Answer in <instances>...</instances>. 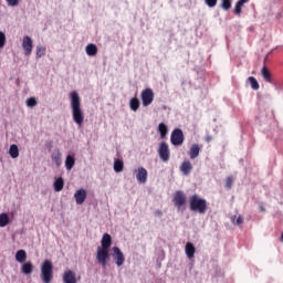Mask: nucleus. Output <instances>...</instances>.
Listing matches in <instances>:
<instances>
[{
    "instance_id": "1",
    "label": "nucleus",
    "mask_w": 283,
    "mask_h": 283,
    "mask_svg": "<svg viewBox=\"0 0 283 283\" xmlns=\"http://www.w3.org/2000/svg\"><path fill=\"white\" fill-rule=\"evenodd\" d=\"M72 118L81 127L85 120L83 108H81V96L76 91L70 93Z\"/></svg>"
},
{
    "instance_id": "2",
    "label": "nucleus",
    "mask_w": 283,
    "mask_h": 283,
    "mask_svg": "<svg viewBox=\"0 0 283 283\" xmlns=\"http://www.w3.org/2000/svg\"><path fill=\"white\" fill-rule=\"evenodd\" d=\"M189 207L190 211H196L197 213L205 216L208 209L207 199H202L198 195H192L189 199Z\"/></svg>"
},
{
    "instance_id": "3",
    "label": "nucleus",
    "mask_w": 283,
    "mask_h": 283,
    "mask_svg": "<svg viewBox=\"0 0 283 283\" xmlns=\"http://www.w3.org/2000/svg\"><path fill=\"white\" fill-rule=\"evenodd\" d=\"M40 277L43 283H52V280H54V265L52 264V261L45 260L40 268Z\"/></svg>"
},
{
    "instance_id": "4",
    "label": "nucleus",
    "mask_w": 283,
    "mask_h": 283,
    "mask_svg": "<svg viewBox=\"0 0 283 283\" xmlns=\"http://www.w3.org/2000/svg\"><path fill=\"white\" fill-rule=\"evenodd\" d=\"M157 153L163 163H169V158H171V151L169 150V145L167 142H161L159 144Z\"/></svg>"
},
{
    "instance_id": "5",
    "label": "nucleus",
    "mask_w": 283,
    "mask_h": 283,
    "mask_svg": "<svg viewBox=\"0 0 283 283\" xmlns=\"http://www.w3.org/2000/svg\"><path fill=\"white\" fill-rule=\"evenodd\" d=\"M170 143L171 145H174L175 147H180V145H182V143H185V134L182 133V129L180 128H175L171 132L170 135Z\"/></svg>"
},
{
    "instance_id": "6",
    "label": "nucleus",
    "mask_w": 283,
    "mask_h": 283,
    "mask_svg": "<svg viewBox=\"0 0 283 283\" xmlns=\"http://www.w3.org/2000/svg\"><path fill=\"white\" fill-rule=\"evenodd\" d=\"M96 261L105 269V266H107V262L109 261V250L98 247L96 252Z\"/></svg>"
},
{
    "instance_id": "7",
    "label": "nucleus",
    "mask_w": 283,
    "mask_h": 283,
    "mask_svg": "<svg viewBox=\"0 0 283 283\" xmlns=\"http://www.w3.org/2000/svg\"><path fill=\"white\" fill-rule=\"evenodd\" d=\"M142 103L144 107H149L154 103V91L151 88L142 92Z\"/></svg>"
},
{
    "instance_id": "8",
    "label": "nucleus",
    "mask_w": 283,
    "mask_h": 283,
    "mask_svg": "<svg viewBox=\"0 0 283 283\" xmlns=\"http://www.w3.org/2000/svg\"><path fill=\"white\" fill-rule=\"evenodd\" d=\"M172 202L175 207L180 209V207H185V205H187V196H185L182 190H178L172 198Z\"/></svg>"
},
{
    "instance_id": "9",
    "label": "nucleus",
    "mask_w": 283,
    "mask_h": 283,
    "mask_svg": "<svg viewBox=\"0 0 283 283\" xmlns=\"http://www.w3.org/2000/svg\"><path fill=\"white\" fill-rule=\"evenodd\" d=\"M113 260L115 261L116 266H123V264H125V254H123L120 248H113Z\"/></svg>"
},
{
    "instance_id": "10",
    "label": "nucleus",
    "mask_w": 283,
    "mask_h": 283,
    "mask_svg": "<svg viewBox=\"0 0 283 283\" xmlns=\"http://www.w3.org/2000/svg\"><path fill=\"white\" fill-rule=\"evenodd\" d=\"M32 38L24 35L22 39V50H24V55L30 56L32 54Z\"/></svg>"
},
{
    "instance_id": "11",
    "label": "nucleus",
    "mask_w": 283,
    "mask_h": 283,
    "mask_svg": "<svg viewBox=\"0 0 283 283\" xmlns=\"http://www.w3.org/2000/svg\"><path fill=\"white\" fill-rule=\"evenodd\" d=\"M136 174V180L139 185H145L147 182V169L145 167H139L137 170H135Z\"/></svg>"
},
{
    "instance_id": "12",
    "label": "nucleus",
    "mask_w": 283,
    "mask_h": 283,
    "mask_svg": "<svg viewBox=\"0 0 283 283\" xmlns=\"http://www.w3.org/2000/svg\"><path fill=\"white\" fill-rule=\"evenodd\" d=\"M87 198V191L85 189H78L75 193H74V199L76 205H83V202H85Z\"/></svg>"
},
{
    "instance_id": "13",
    "label": "nucleus",
    "mask_w": 283,
    "mask_h": 283,
    "mask_svg": "<svg viewBox=\"0 0 283 283\" xmlns=\"http://www.w3.org/2000/svg\"><path fill=\"white\" fill-rule=\"evenodd\" d=\"M63 154H61V149L55 148L51 155V160L55 163L56 167H61L63 165V159H62Z\"/></svg>"
},
{
    "instance_id": "14",
    "label": "nucleus",
    "mask_w": 283,
    "mask_h": 283,
    "mask_svg": "<svg viewBox=\"0 0 283 283\" xmlns=\"http://www.w3.org/2000/svg\"><path fill=\"white\" fill-rule=\"evenodd\" d=\"M64 283H76V273L72 270H66L62 276Z\"/></svg>"
},
{
    "instance_id": "15",
    "label": "nucleus",
    "mask_w": 283,
    "mask_h": 283,
    "mask_svg": "<svg viewBox=\"0 0 283 283\" xmlns=\"http://www.w3.org/2000/svg\"><path fill=\"white\" fill-rule=\"evenodd\" d=\"M102 247L99 249H106L109 251V247H112V235L109 233H104L101 241Z\"/></svg>"
},
{
    "instance_id": "16",
    "label": "nucleus",
    "mask_w": 283,
    "mask_h": 283,
    "mask_svg": "<svg viewBox=\"0 0 283 283\" xmlns=\"http://www.w3.org/2000/svg\"><path fill=\"white\" fill-rule=\"evenodd\" d=\"M180 171L184 174V176H189V174L193 171V166L191 165V161H184L180 166Z\"/></svg>"
},
{
    "instance_id": "17",
    "label": "nucleus",
    "mask_w": 283,
    "mask_h": 283,
    "mask_svg": "<svg viewBox=\"0 0 283 283\" xmlns=\"http://www.w3.org/2000/svg\"><path fill=\"white\" fill-rule=\"evenodd\" d=\"M185 253L189 260H191L196 255V247L193 245V243H186Z\"/></svg>"
},
{
    "instance_id": "18",
    "label": "nucleus",
    "mask_w": 283,
    "mask_h": 283,
    "mask_svg": "<svg viewBox=\"0 0 283 283\" xmlns=\"http://www.w3.org/2000/svg\"><path fill=\"white\" fill-rule=\"evenodd\" d=\"M189 156L191 160H196L198 156H200V145L198 144H192L190 147Z\"/></svg>"
},
{
    "instance_id": "19",
    "label": "nucleus",
    "mask_w": 283,
    "mask_h": 283,
    "mask_svg": "<svg viewBox=\"0 0 283 283\" xmlns=\"http://www.w3.org/2000/svg\"><path fill=\"white\" fill-rule=\"evenodd\" d=\"M74 165H76V159L72 155H67L65 158V168L67 171H72L74 169Z\"/></svg>"
},
{
    "instance_id": "20",
    "label": "nucleus",
    "mask_w": 283,
    "mask_h": 283,
    "mask_svg": "<svg viewBox=\"0 0 283 283\" xmlns=\"http://www.w3.org/2000/svg\"><path fill=\"white\" fill-rule=\"evenodd\" d=\"M85 52L87 56H96V54H98V46H96V44H87Z\"/></svg>"
},
{
    "instance_id": "21",
    "label": "nucleus",
    "mask_w": 283,
    "mask_h": 283,
    "mask_svg": "<svg viewBox=\"0 0 283 283\" xmlns=\"http://www.w3.org/2000/svg\"><path fill=\"white\" fill-rule=\"evenodd\" d=\"M63 187H65V181L63 180V177H59L53 182V189L54 191H63Z\"/></svg>"
},
{
    "instance_id": "22",
    "label": "nucleus",
    "mask_w": 283,
    "mask_h": 283,
    "mask_svg": "<svg viewBox=\"0 0 283 283\" xmlns=\"http://www.w3.org/2000/svg\"><path fill=\"white\" fill-rule=\"evenodd\" d=\"M261 76L266 81V83H273V77L271 76V72L266 66H263L261 70Z\"/></svg>"
},
{
    "instance_id": "23",
    "label": "nucleus",
    "mask_w": 283,
    "mask_h": 283,
    "mask_svg": "<svg viewBox=\"0 0 283 283\" xmlns=\"http://www.w3.org/2000/svg\"><path fill=\"white\" fill-rule=\"evenodd\" d=\"M15 260L17 262H19L20 264H23V262H25V260H28V253L25 252V250H19L15 253Z\"/></svg>"
},
{
    "instance_id": "24",
    "label": "nucleus",
    "mask_w": 283,
    "mask_h": 283,
    "mask_svg": "<svg viewBox=\"0 0 283 283\" xmlns=\"http://www.w3.org/2000/svg\"><path fill=\"white\" fill-rule=\"evenodd\" d=\"M113 168L116 174H120V171H123V169L125 168V164L122 159H115Z\"/></svg>"
},
{
    "instance_id": "25",
    "label": "nucleus",
    "mask_w": 283,
    "mask_h": 283,
    "mask_svg": "<svg viewBox=\"0 0 283 283\" xmlns=\"http://www.w3.org/2000/svg\"><path fill=\"white\" fill-rule=\"evenodd\" d=\"M8 224H10V217L8 213H0V228L3 229V227H8Z\"/></svg>"
},
{
    "instance_id": "26",
    "label": "nucleus",
    "mask_w": 283,
    "mask_h": 283,
    "mask_svg": "<svg viewBox=\"0 0 283 283\" xmlns=\"http://www.w3.org/2000/svg\"><path fill=\"white\" fill-rule=\"evenodd\" d=\"M129 107L133 112H138L139 107H140V101L138 99V97H133L129 102Z\"/></svg>"
},
{
    "instance_id": "27",
    "label": "nucleus",
    "mask_w": 283,
    "mask_h": 283,
    "mask_svg": "<svg viewBox=\"0 0 283 283\" xmlns=\"http://www.w3.org/2000/svg\"><path fill=\"white\" fill-rule=\"evenodd\" d=\"M32 271H34V265H32V262H25L22 265V273H24V275H30Z\"/></svg>"
},
{
    "instance_id": "28",
    "label": "nucleus",
    "mask_w": 283,
    "mask_h": 283,
    "mask_svg": "<svg viewBox=\"0 0 283 283\" xmlns=\"http://www.w3.org/2000/svg\"><path fill=\"white\" fill-rule=\"evenodd\" d=\"M249 3V0H239L234 7V14H242V6Z\"/></svg>"
},
{
    "instance_id": "29",
    "label": "nucleus",
    "mask_w": 283,
    "mask_h": 283,
    "mask_svg": "<svg viewBox=\"0 0 283 283\" xmlns=\"http://www.w3.org/2000/svg\"><path fill=\"white\" fill-rule=\"evenodd\" d=\"M158 132L160 134V137L165 138V136H167V134L169 133V128H167L165 123H160L158 125Z\"/></svg>"
},
{
    "instance_id": "30",
    "label": "nucleus",
    "mask_w": 283,
    "mask_h": 283,
    "mask_svg": "<svg viewBox=\"0 0 283 283\" xmlns=\"http://www.w3.org/2000/svg\"><path fill=\"white\" fill-rule=\"evenodd\" d=\"M9 155L11 158H17L19 156V146L17 144H12L9 148Z\"/></svg>"
},
{
    "instance_id": "31",
    "label": "nucleus",
    "mask_w": 283,
    "mask_h": 283,
    "mask_svg": "<svg viewBox=\"0 0 283 283\" xmlns=\"http://www.w3.org/2000/svg\"><path fill=\"white\" fill-rule=\"evenodd\" d=\"M248 81H249V83H250L252 90H254V91L260 90V83H258V80H256L255 77L250 76V77L248 78Z\"/></svg>"
},
{
    "instance_id": "32",
    "label": "nucleus",
    "mask_w": 283,
    "mask_h": 283,
    "mask_svg": "<svg viewBox=\"0 0 283 283\" xmlns=\"http://www.w3.org/2000/svg\"><path fill=\"white\" fill-rule=\"evenodd\" d=\"M45 56V48L42 45L36 46V59Z\"/></svg>"
},
{
    "instance_id": "33",
    "label": "nucleus",
    "mask_w": 283,
    "mask_h": 283,
    "mask_svg": "<svg viewBox=\"0 0 283 283\" xmlns=\"http://www.w3.org/2000/svg\"><path fill=\"white\" fill-rule=\"evenodd\" d=\"M2 48H6V33L0 31V50H2Z\"/></svg>"
},
{
    "instance_id": "34",
    "label": "nucleus",
    "mask_w": 283,
    "mask_h": 283,
    "mask_svg": "<svg viewBox=\"0 0 283 283\" xmlns=\"http://www.w3.org/2000/svg\"><path fill=\"white\" fill-rule=\"evenodd\" d=\"M27 107H36V98L30 97L27 99Z\"/></svg>"
},
{
    "instance_id": "35",
    "label": "nucleus",
    "mask_w": 283,
    "mask_h": 283,
    "mask_svg": "<svg viewBox=\"0 0 283 283\" xmlns=\"http://www.w3.org/2000/svg\"><path fill=\"white\" fill-rule=\"evenodd\" d=\"M221 8L224 10H231V0H222Z\"/></svg>"
},
{
    "instance_id": "36",
    "label": "nucleus",
    "mask_w": 283,
    "mask_h": 283,
    "mask_svg": "<svg viewBox=\"0 0 283 283\" xmlns=\"http://www.w3.org/2000/svg\"><path fill=\"white\" fill-rule=\"evenodd\" d=\"M6 1L9 8H17V6H19V0H6Z\"/></svg>"
},
{
    "instance_id": "37",
    "label": "nucleus",
    "mask_w": 283,
    "mask_h": 283,
    "mask_svg": "<svg viewBox=\"0 0 283 283\" xmlns=\"http://www.w3.org/2000/svg\"><path fill=\"white\" fill-rule=\"evenodd\" d=\"M208 8H216L218 6V0H206Z\"/></svg>"
},
{
    "instance_id": "38",
    "label": "nucleus",
    "mask_w": 283,
    "mask_h": 283,
    "mask_svg": "<svg viewBox=\"0 0 283 283\" xmlns=\"http://www.w3.org/2000/svg\"><path fill=\"white\" fill-rule=\"evenodd\" d=\"M231 187H233V178L228 177L226 179V189H231Z\"/></svg>"
},
{
    "instance_id": "39",
    "label": "nucleus",
    "mask_w": 283,
    "mask_h": 283,
    "mask_svg": "<svg viewBox=\"0 0 283 283\" xmlns=\"http://www.w3.org/2000/svg\"><path fill=\"white\" fill-rule=\"evenodd\" d=\"M242 222H244V219H242V216H239L237 220H233V224H242Z\"/></svg>"
},
{
    "instance_id": "40",
    "label": "nucleus",
    "mask_w": 283,
    "mask_h": 283,
    "mask_svg": "<svg viewBox=\"0 0 283 283\" xmlns=\"http://www.w3.org/2000/svg\"><path fill=\"white\" fill-rule=\"evenodd\" d=\"M259 209H260L261 212L266 211V210L264 209V206H260Z\"/></svg>"
},
{
    "instance_id": "41",
    "label": "nucleus",
    "mask_w": 283,
    "mask_h": 283,
    "mask_svg": "<svg viewBox=\"0 0 283 283\" xmlns=\"http://www.w3.org/2000/svg\"><path fill=\"white\" fill-rule=\"evenodd\" d=\"M156 213H157V216H163V211H160V210H157Z\"/></svg>"
},
{
    "instance_id": "42",
    "label": "nucleus",
    "mask_w": 283,
    "mask_h": 283,
    "mask_svg": "<svg viewBox=\"0 0 283 283\" xmlns=\"http://www.w3.org/2000/svg\"><path fill=\"white\" fill-rule=\"evenodd\" d=\"M207 140H208V143H209V140H211V137H208Z\"/></svg>"
}]
</instances>
